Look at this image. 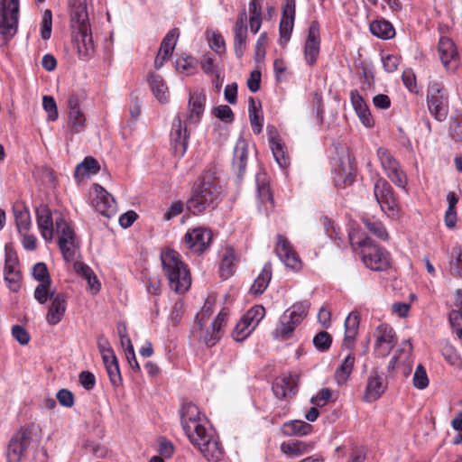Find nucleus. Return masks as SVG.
Returning <instances> with one entry per match:
<instances>
[{
	"label": "nucleus",
	"instance_id": "nucleus-39",
	"mask_svg": "<svg viewBox=\"0 0 462 462\" xmlns=\"http://www.w3.org/2000/svg\"><path fill=\"white\" fill-rule=\"evenodd\" d=\"M13 211L18 232H28L31 226V216L29 210L22 204L16 203L14 205Z\"/></svg>",
	"mask_w": 462,
	"mask_h": 462
},
{
	"label": "nucleus",
	"instance_id": "nucleus-13",
	"mask_svg": "<svg viewBox=\"0 0 462 462\" xmlns=\"http://www.w3.org/2000/svg\"><path fill=\"white\" fill-rule=\"evenodd\" d=\"M374 197L383 212L389 217L398 216L399 208L392 186L384 179H378L374 187Z\"/></svg>",
	"mask_w": 462,
	"mask_h": 462
},
{
	"label": "nucleus",
	"instance_id": "nucleus-12",
	"mask_svg": "<svg viewBox=\"0 0 462 462\" xmlns=\"http://www.w3.org/2000/svg\"><path fill=\"white\" fill-rule=\"evenodd\" d=\"M55 226L59 236L58 244L63 258L67 262L73 261L78 248L74 231L60 214L55 218Z\"/></svg>",
	"mask_w": 462,
	"mask_h": 462
},
{
	"label": "nucleus",
	"instance_id": "nucleus-29",
	"mask_svg": "<svg viewBox=\"0 0 462 462\" xmlns=\"http://www.w3.org/2000/svg\"><path fill=\"white\" fill-rule=\"evenodd\" d=\"M204 322L198 317L194 321L192 328V335L195 338L205 343L208 346H213L221 337V333L217 331V328H212L203 330Z\"/></svg>",
	"mask_w": 462,
	"mask_h": 462
},
{
	"label": "nucleus",
	"instance_id": "nucleus-40",
	"mask_svg": "<svg viewBox=\"0 0 462 462\" xmlns=\"http://www.w3.org/2000/svg\"><path fill=\"white\" fill-rule=\"evenodd\" d=\"M272 278V264L271 263H266L260 274L254 280L253 285L251 286V292L254 294H262L265 289L267 288Z\"/></svg>",
	"mask_w": 462,
	"mask_h": 462
},
{
	"label": "nucleus",
	"instance_id": "nucleus-3",
	"mask_svg": "<svg viewBox=\"0 0 462 462\" xmlns=\"http://www.w3.org/2000/svg\"><path fill=\"white\" fill-rule=\"evenodd\" d=\"M70 10V24L77 33L74 41L79 57L83 60H89L95 52L93 38L89 28L88 0H69Z\"/></svg>",
	"mask_w": 462,
	"mask_h": 462
},
{
	"label": "nucleus",
	"instance_id": "nucleus-43",
	"mask_svg": "<svg viewBox=\"0 0 462 462\" xmlns=\"http://www.w3.org/2000/svg\"><path fill=\"white\" fill-rule=\"evenodd\" d=\"M51 282L47 281V282H42L36 286L33 296L40 304H45L58 294L55 289L51 287Z\"/></svg>",
	"mask_w": 462,
	"mask_h": 462
},
{
	"label": "nucleus",
	"instance_id": "nucleus-19",
	"mask_svg": "<svg viewBox=\"0 0 462 462\" xmlns=\"http://www.w3.org/2000/svg\"><path fill=\"white\" fill-rule=\"evenodd\" d=\"M275 253L280 260L289 268L299 270L301 261L299 255L292 249L287 238L282 235L277 236Z\"/></svg>",
	"mask_w": 462,
	"mask_h": 462
},
{
	"label": "nucleus",
	"instance_id": "nucleus-27",
	"mask_svg": "<svg viewBox=\"0 0 462 462\" xmlns=\"http://www.w3.org/2000/svg\"><path fill=\"white\" fill-rule=\"evenodd\" d=\"M36 217L38 228L41 232L42 236L46 241H51L54 233L51 211L47 206L41 205L36 209Z\"/></svg>",
	"mask_w": 462,
	"mask_h": 462
},
{
	"label": "nucleus",
	"instance_id": "nucleus-37",
	"mask_svg": "<svg viewBox=\"0 0 462 462\" xmlns=\"http://www.w3.org/2000/svg\"><path fill=\"white\" fill-rule=\"evenodd\" d=\"M151 89L161 103H166L169 100V90L163 79L158 74H152L149 79Z\"/></svg>",
	"mask_w": 462,
	"mask_h": 462
},
{
	"label": "nucleus",
	"instance_id": "nucleus-60",
	"mask_svg": "<svg viewBox=\"0 0 462 462\" xmlns=\"http://www.w3.org/2000/svg\"><path fill=\"white\" fill-rule=\"evenodd\" d=\"M214 115L216 117L219 118L220 120L230 123L234 120V114L232 109L226 106L222 105L218 106L214 109Z\"/></svg>",
	"mask_w": 462,
	"mask_h": 462
},
{
	"label": "nucleus",
	"instance_id": "nucleus-36",
	"mask_svg": "<svg viewBox=\"0 0 462 462\" xmlns=\"http://www.w3.org/2000/svg\"><path fill=\"white\" fill-rule=\"evenodd\" d=\"M100 170L98 162L91 157H86L75 169L74 176L76 179L83 180L85 177L97 174Z\"/></svg>",
	"mask_w": 462,
	"mask_h": 462
},
{
	"label": "nucleus",
	"instance_id": "nucleus-33",
	"mask_svg": "<svg viewBox=\"0 0 462 462\" xmlns=\"http://www.w3.org/2000/svg\"><path fill=\"white\" fill-rule=\"evenodd\" d=\"M438 51L440 60L446 68L452 60L457 59V48L450 38L441 37L439 42Z\"/></svg>",
	"mask_w": 462,
	"mask_h": 462
},
{
	"label": "nucleus",
	"instance_id": "nucleus-51",
	"mask_svg": "<svg viewBox=\"0 0 462 462\" xmlns=\"http://www.w3.org/2000/svg\"><path fill=\"white\" fill-rule=\"evenodd\" d=\"M52 28V14L51 11L46 9L42 15L41 23V36L43 40H49L51 34Z\"/></svg>",
	"mask_w": 462,
	"mask_h": 462
},
{
	"label": "nucleus",
	"instance_id": "nucleus-45",
	"mask_svg": "<svg viewBox=\"0 0 462 462\" xmlns=\"http://www.w3.org/2000/svg\"><path fill=\"white\" fill-rule=\"evenodd\" d=\"M179 35L180 33L177 28L171 30L163 38L158 53H164V57H171L176 46Z\"/></svg>",
	"mask_w": 462,
	"mask_h": 462
},
{
	"label": "nucleus",
	"instance_id": "nucleus-52",
	"mask_svg": "<svg viewBox=\"0 0 462 462\" xmlns=\"http://www.w3.org/2000/svg\"><path fill=\"white\" fill-rule=\"evenodd\" d=\"M331 336L326 331L319 332L313 338L315 347L321 351H327L331 346Z\"/></svg>",
	"mask_w": 462,
	"mask_h": 462
},
{
	"label": "nucleus",
	"instance_id": "nucleus-18",
	"mask_svg": "<svg viewBox=\"0 0 462 462\" xmlns=\"http://www.w3.org/2000/svg\"><path fill=\"white\" fill-rule=\"evenodd\" d=\"M375 352L380 356H386L397 343L393 328L387 324L379 325L374 330Z\"/></svg>",
	"mask_w": 462,
	"mask_h": 462
},
{
	"label": "nucleus",
	"instance_id": "nucleus-26",
	"mask_svg": "<svg viewBox=\"0 0 462 462\" xmlns=\"http://www.w3.org/2000/svg\"><path fill=\"white\" fill-rule=\"evenodd\" d=\"M68 108L69 121L71 129L76 133L82 132L86 125V117L79 108V98L74 93L69 96Z\"/></svg>",
	"mask_w": 462,
	"mask_h": 462
},
{
	"label": "nucleus",
	"instance_id": "nucleus-44",
	"mask_svg": "<svg viewBox=\"0 0 462 462\" xmlns=\"http://www.w3.org/2000/svg\"><path fill=\"white\" fill-rule=\"evenodd\" d=\"M355 364V356L348 355L345 357L340 366L337 369L335 378L337 384L345 383L352 373Z\"/></svg>",
	"mask_w": 462,
	"mask_h": 462
},
{
	"label": "nucleus",
	"instance_id": "nucleus-57",
	"mask_svg": "<svg viewBox=\"0 0 462 462\" xmlns=\"http://www.w3.org/2000/svg\"><path fill=\"white\" fill-rule=\"evenodd\" d=\"M97 348L102 356L103 361H107V358H110V357H113L116 356L108 340L103 335H100L97 337Z\"/></svg>",
	"mask_w": 462,
	"mask_h": 462
},
{
	"label": "nucleus",
	"instance_id": "nucleus-5",
	"mask_svg": "<svg viewBox=\"0 0 462 462\" xmlns=\"http://www.w3.org/2000/svg\"><path fill=\"white\" fill-rule=\"evenodd\" d=\"M161 261L171 289L180 294L186 292L191 285V278L180 254L173 249H166L161 253Z\"/></svg>",
	"mask_w": 462,
	"mask_h": 462
},
{
	"label": "nucleus",
	"instance_id": "nucleus-7",
	"mask_svg": "<svg viewBox=\"0 0 462 462\" xmlns=\"http://www.w3.org/2000/svg\"><path fill=\"white\" fill-rule=\"evenodd\" d=\"M310 307V301L302 300L286 310L280 317L279 324L273 332L274 337L280 340L288 339L296 327L307 316Z\"/></svg>",
	"mask_w": 462,
	"mask_h": 462
},
{
	"label": "nucleus",
	"instance_id": "nucleus-15",
	"mask_svg": "<svg viewBox=\"0 0 462 462\" xmlns=\"http://www.w3.org/2000/svg\"><path fill=\"white\" fill-rule=\"evenodd\" d=\"M211 240V231L200 226L189 230L183 238L186 247L198 254L208 248Z\"/></svg>",
	"mask_w": 462,
	"mask_h": 462
},
{
	"label": "nucleus",
	"instance_id": "nucleus-35",
	"mask_svg": "<svg viewBox=\"0 0 462 462\" xmlns=\"http://www.w3.org/2000/svg\"><path fill=\"white\" fill-rule=\"evenodd\" d=\"M358 326L359 314L357 312L349 313L345 320L344 346L346 347L352 346L358 331Z\"/></svg>",
	"mask_w": 462,
	"mask_h": 462
},
{
	"label": "nucleus",
	"instance_id": "nucleus-30",
	"mask_svg": "<svg viewBox=\"0 0 462 462\" xmlns=\"http://www.w3.org/2000/svg\"><path fill=\"white\" fill-rule=\"evenodd\" d=\"M248 145L244 138H239L234 149L233 169L236 175L241 179L245 171L247 157H248Z\"/></svg>",
	"mask_w": 462,
	"mask_h": 462
},
{
	"label": "nucleus",
	"instance_id": "nucleus-23",
	"mask_svg": "<svg viewBox=\"0 0 462 462\" xmlns=\"http://www.w3.org/2000/svg\"><path fill=\"white\" fill-rule=\"evenodd\" d=\"M341 150L342 156L339 159L337 182L342 181L345 186H347L351 185L355 179V162L347 147H341Z\"/></svg>",
	"mask_w": 462,
	"mask_h": 462
},
{
	"label": "nucleus",
	"instance_id": "nucleus-21",
	"mask_svg": "<svg viewBox=\"0 0 462 462\" xmlns=\"http://www.w3.org/2000/svg\"><path fill=\"white\" fill-rule=\"evenodd\" d=\"M299 376L297 374L282 375L273 383V392L278 399H285L295 395Z\"/></svg>",
	"mask_w": 462,
	"mask_h": 462
},
{
	"label": "nucleus",
	"instance_id": "nucleus-25",
	"mask_svg": "<svg viewBox=\"0 0 462 462\" xmlns=\"http://www.w3.org/2000/svg\"><path fill=\"white\" fill-rule=\"evenodd\" d=\"M268 139L273 155L281 168H287L290 165V158L284 150V144L273 126L267 127Z\"/></svg>",
	"mask_w": 462,
	"mask_h": 462
},
{
	"label": "nucleus",
	"instance_id": "nucleus-28",
	"mask_svg": "<svg viewBox=\"0 0 462 462\" xmlns=\"http://www.w3.org/2000/svg\"><path fill=\"white\" fill-rule=\"evenodd\" d=\"M385 388L383 377L380 376L376 371H372L365 386L363 397L364 402H372L376 401L384 393Z\"/></svg>",
	"mask_w": 462,
	"mask_h": 462
},
{
	"label": "nucleus",
	"instance_id": "nucleus-47",
	"mask_svg": "<svg viewBox=\"0 0 462 462\" xmlns=\"http://www.w3.org/2000/svg\"><path fill=\"white\" fill-rule=\"evenodd\" d=\"M109 379L113 385H119L122 383V377L119 370V365L116 356L107 358V361H103Z\"/></svg>",
	"mask_w": 462,
	"mask_h": 462
},
{
	"label": "nucleus",
	"instance_id": "nucleus-62",
	"mask_svg": "<svg viewBox=\"0 0 462 462\" xmlns=\"http://www.w3.org/2000/svg\"><path fill=\"white\" fill-rule=\"evenodd\" d=\"M330 398V390L328 388H324L316 396H313L310 399V402L316 406L323 407L328 403Z\"/></svg>",
	"mask_w": 462,
	"mask_h": 462
},
{
	"label": "nucleus",
	"instance_id": "nucleus-4",
	"mask_svg": "<svg viewBox=\"0 0 462 462\" xmlns=\"http://www.w3.org/2000/svg\"><path fill=\"white\" fill-rule=\"evenodd\" d=\"M348 238L353 250L361 255L362 261L367 268L376 272L388 269L390 258L385 249L374 244L371 238L363 237L357 232H350Z\"/></svg>",
	"mask_w": 462,
	"mask_h": 462
},
{
	"label": "nucleus",
	"instance_id": "nucleus-8",
	"mask_svg": "<svg viewBox=\"0 0 462 462\" xmlns=\"http://www.w3.org/2000/svg\"><path fill=\"white\" fill-rule=\"evenodd\" d=\"M4 280L10 291L18 292L21 290L23 274L20 262L16 251L11 244L5 245Z\"/></svg>",
	"mask_w": 462,
	"mask_h": 462
},
{
	"label": "nucleus",
	"instance_id": "nucleus-24",
	"mask_svg": "<svg viewBox=\"0 0 462 462\" xmlns=\"http://www.w3.org/2000/svg\"><path fill=\"white\" fill-rule=\"evenodd\" d=\"M246 13L243 10L236 22L234 31V50L236 57L241 59L246 50L247 26L245 24Z\"/></svg>",
	"mask_w": 462,
	"mask_h": 462
},
{
	"label": "nucleus",
	"instance_id": "nucleus-31",
	"mask_svg": "<svg viewBox=\"0 0 462 462\" xmlns=\"http://www.w3.org/2000/svg\"><path fill=\"white\" fill-rule=\"evenodd\" d=\"M66 311V299L63 294L58 293L51 300V304L46 315V320L51 326L57 325L63 318Z\"/></svg>",
	"mask_w": 462,
	"mask_h": 462
},
{
	"label": "nucleus",
	"instance_id": "nucleus-53",
	"mask_svg": "<svg viewBox=\"0 0 462 462\" xmlns=\"http://www.w3.org/2000/svg\"><path fill=\"white\" fill-rule=\"evenodd\" d=\"M195 59L190 56L179 58L176 60L177 70L187 75H189L193 72L195 69Z\"/></svg>",
	"mask_w": 462,
	"mask_h": 462
},
{
	"label": "nucleus",
	"instance_id": "nucleus-11",
	"mask_svg": "<svg viewBox=\"0 0 462 462\" xmlns=\"http://www.w3.org/2000/svg\"><path fill=\"white\" fill-rule=\"evenodd\" d=\"M265 315V309L255 305L248 310L236 325L232 336L236 341L245 339L257 327Z\"/></svg>",
	"mask_w": 462,
	"mask_h": 462
},
{
	"label": "nucleus",
	"instance_id": "nucleus-58",
	"mask_svg": "<svg viewBox=\"0 0 462 462\" xmlns=\"http://www.w3.org/2000/svg\"><path fill=\"white\" fill-rule=\"evenodd\" d=\"M42 106L44 110L48 113V119L50 121H55L59 114L54 98L51 96H44L42 98Z\"/></svg>",
	"mask_w": 462,
	"mask_h": 462
},
{
	"label": "nucleus",
	"instance_id": "nucleus-2",
	"mask_svg": "<svg viewBox=\"0 0 462 462\" xmlns=\"http://www.w3.org/2000/svg\"><path fill=\"white\" fill-rule=\"evenodd\" d=\"M222 189L216 172L207 171L194 184L190 198L186 202L187 209L193 215H200L214 208L220 199Z\"/></svg>",
	"mask_w": 462,
	"mask_h": 462
},
{
	"label": "nucleus",
	"instance_id": "nucleus-32",
	"mask_svg": "<svg viewBox=\"0 0 462 462\" xmlns=\"http://www.w3.org/2000/svg\"><path fill=\"white\" fill-rule=\"evenodd\" d=\"M206 95L202 92H194L189 95V114L187 119L191 123L199 121L205 106Z\"/></svg>",
	"mask_w": 462,
	"mask_h": 462
},
{
	"label": "nucleus",
	"instance_id": "nucleus-9",
	"mask_svg": "<svg viewBox=\"0 0 462 462\" xmlns=\"http://www.w3.org/2000/svg\"><path fill=\"white\" fill-rule=\"evenodd\" d=\"M428 108L438 121L446 119L448 112V98L442 84L432 82L428 88Z\"/></svg>",
	"mask_w": 462,
	"mask_h": 462
},
{
	"label": "nucleus",
	"instance_id": "nucleus-42",
	"mask_svg": "<svg viewBox=\"0 0 462 462\" xmlns=\"http://www.w3.org/2000/svg\"><path fill=\"white\" fill-rule=\"evenodd\" d=\"M236 254L232 248H226L220 263V275L227 279L232 276L236 271Z\"/></svg>",
	"mask_w": 462,
	"mask_h": 462
},
{
	"label": "nucleus",
	"instance_id": "nucleus-1",
	"mask_svg": "<svg viewBox=\"0 0 462 462\" xmlns=\"http://www.w3.org/2000/svg\"><path fill=\"white\" fill-rule=\"evenodd\" d=\"M180 424L190 443L209 462H219L224 448L215 430L200 415L198 406L184 403L180 411Z\"/></svg>",
	"mask_w": 462,
	"mask_h": 462
},
{
	"label": "nucleus",
	"instance_id": "nucleus-6",
	"mask_svg": "<svg viewBox=\"0 0 462 462\" xmlns=\"http://www.w3.org/2000/svg\"><path fill=\"white\" fill-rule=\"evenodd\" d=\"M19 0H0V47H4L18 31Z\"/></svg>",
	"mask_w": 462,
	"mask_h": 462
},
{
	"label": "nucleus",
	"instance_id": "nucleus-17",
	"mask_svg": "<svg viewBox=\"0 0 462 462\" xmlns=\"http://www.w3.org/2000/svg\"><path fill=\"white\" fill-rule=\"evenodd\" d=\"M320 51V29L318 21H312L309 26L304 45V57L309 66H313Z\"/></svg>",
	"mask_w": 462,
	"mask_h": 462
},
{
	"label": "nucleus",
	"instance_id": "nucleus-63",
	"mask_svg": "<svg viewBox=\"0 0 462 462\" xmlns=\"http://www.w3.org/2000/svg\"><path fill=\"white\" fill-rule=\"evenodd\" d=\"M80 384L86 389V390H92L95 387L96 384V377L95 375L88 371H83L79 374V376Z\"/></svg>",
	"mask_w": 462,
	"mask_h": 462
},
{
	"label": "nucleus",
	"instance_id": "nucleus-46",
	"mask_svg": "<svg viewBox=\"0 0 462 462\" xmlns=\"http://www.w3.org/2000/svg\"><path fill=\"white\" fill-rule=\"evenodd\" d=\"M307 449L308 445L299 440H288L281 445L282 452L290 457H299L305 453Z\"/></svg>",
	"mask_w": 462,
	"mask_h": 462
},
{
	"label": "nucleus",
	"instance_id": "nucleus-64",
	"mask_svg": "<svg viewBox=\"0 0 462 462\" xmlns=\"http://www.w3.org/2000/svg\"><path fill=\"white\" fill-rule=\"evenodd\" d=\"M209 46L218 54L224 52L226 50V44L223 36L219 33H213L209 40Z\"/></svg>",
	"mask_w": 462,
	"mask_h": 462
},
{
	"label": "nucleus",
	"instance_id": "nucleus-61",
	"mask_svg": "<svg viewBox=\"0 0 462 462\" xmlns=\"http://www.w3.org/2000/svg\"><path fill=\"white\" fill-rule=\"evenodd\" d=\"M12 335L21 345H27L30 341L28 332L19 325H15L12 328Z\"/></svg>",
	"mask_w": 462,
	"mask_h": 462
},
{
	"label": "nucleus",
	"instance_id": "nucleus-54",
	"mask_svg": "<svg viewBox=\"0 0 462 462\" xmlns=\"http://www.w3.org/2000/svg\"><path fill=\"white\" fill-rule=\"evenodd\" d=\"M429 384V379L425 368L419 365L413 375V385L420 390L425 389Z\"/></svg>",
	"mask_w": 462,
	"mask_h": 462
},
{
	"label": "nucleus",
	"instance_id": "nucleus-16",
	"mask_svg": "<svg viewBox=\"0 0 462 462\" xmlns=\"http://www.w3.org/2000/svg\"><path fill=\"white\" fill-rule=\"evenodd\" d=\"M32 444L29 430L21 429L10 440L7 449L8 462H20Z\"/></svg>",
	"mask_w": 462,
	"mask_h": 462
},
{
	"label": "nucleus",
	"instance_id": "nucleus-48",
	"mask_svg": "<svg viewBox=\"0 0 462 462\" xmlns=\"http://www.w3.org/2000/svg\"><path fill=\"white\" fill-rule=\"evenodd\" d=\"M362 221L371 234L383 241L388 239V233L381 222L372 220L368 217H363Z\"/></svg>",
	"mask_w": 462,
	"mask_h": 462
},
{
	"label": "nucleus",
	"instance_id": "nucleus-59",
	"mask_svg": "<svg viewBox=\"0 0 462 462\" xmlns=\"http://www.w3.org/2000/svg\"><path fill=\"white\" fill-rule=\"evenodd\" d=\"M441 354L443 357L452 365L459 364V356L455 348L449 344H445L441 347Z\"/></svg>",
	"mask_w": 462,
	"mask_h": 462
},
{
	"label": "nucleus",
	"instance_id": "nucleus-49",
	"mask_svg": "<svg viewBox=\"0 0 462 462\" xmlns=\"http://www.w3.org/2000/svg\"><path fill=\"white\" fill-rule=\"evenodd\" d=\"M321 224L324 226L327 236L339 245L343 236L340 227L335 225V223L327 217L321 218Z\"/></svg>",
	"mask_w": 462,
	"mask_h": 462
},
{
	"label": "nucleus",
	"instance_id": "nucleus-55",
	"mask_svg": "<svg viewBox=\"0 0 462 462\" xmlns=\"http://www.w3.org/2000/svg\"><path fill=\"white\" fill-rule=\"evenodd\" d=\"M452 260L450 261V268L452 273L462 276V248L455 247L452 250Z\"/></svg>",
	"mask_w": 462,
	"mask_h": 462
},
{
	"label": "nucleus",
	"instance_id": "nucleus-10",
	"mask_svg": "<svg viewBox=\"0 0 462 462\" xmlns=\"http://www.w3.org/2000/svg\"><path fill=\"white\" fill-rule=\"evenodd\" d=\"M377 157L382 168L391 181L397 187L405 189L407 177L394 156L386 148L380 147L377 149Z\"/></svg>",
	"mask_w": 462,
	"mask_h": 462
},
{
	"label": "nucleus",
	"instance_id": "nucleus-38",
	"mask_svg": "<svg viewBox=\"0 0 462 462\" xmlns=\"http://www.w3.org/2000/svg\"><path fill=\"white\" fill-rule=\"evenodd\" d=\"M262 106L258 102L256 104L254 97L249 98V119L254 134H259L263 130V114L261 111Z\"/></svg>",
	"mask_w": 462,
	"mask_h": 462
},
{
	"label": "nucleus",
	"instance_id": "nucleus-22",
	"mask_svg": "<svg viewBox=\"0 0 462 462\" xmlns=\"http://www.w3.org/2000/svg\"><path fill=\"white\" fill-rule=\"evenodd\" d=\"M294 18H295V1L294 0H287L286 5L282 9V15L280 21V35H281V42L282 44H286L290 38L293 30L294 25Z\"/></svg>",
	"mask_w": 462,
	"mask_h": 462
},
{
	"label": "nucleus",
	"instance_id": "nucleus-50",
	"mask_svg": "<svg viewBox=\"0 0 462 462\" xmlns=\"http://www.w3.org/2000/svg\"><path fill=\"white\" fill-rule=\"evenodd\" d=\"M256 188L258 198L262 203L266 201L273 202V194L271 192L269 184L266 181L265 176L257 175Z\"/></svg>",
	"mask_w": 462,
	"mask_h": 462
},
{
	"label": "nucleus",
	"instance_id": "nucleus-20",
	"mask_svg": "<svg viewBox=\"0 0 462 462\" xmlns=\"http://www.w3.org/2000/svg\"><path fill=\"white\" fill-rule=\"evenodd\" d=\"M95 190L97 196L93 205L97 212L106 217H113L116 212V204L115 199L102 186L96 184Z\"/></svg>",
	"mask_w": 462,
	"mask_h": 462
},
{
	"label": "nucleus",
	"instance_id": "nucleus-34",
	"mask_svg": "<svg viewBox=\"0 0 462 462\" xmlns=\"http://www.w3.org/2000/svg\"><path fill=\"white\" fill-rule=\"evenodd\" d=\"M369 28L373 35L382 40H389L395 35L393 24L384 19L373 21Z\"/></svg>",
	"mask_w": 462,
	"mask_h": 462
},
{
	"label": "nucleus",
	"instance_id": "nucleus-56",
	"mask_svg": "<svg viewBox=\"0 0 462 462\" xmlns=\"http://www.w3.org/2000/svg\"><path fill=\"white\" fill-rule=\"evenodd\" d=\"M32 276L40 283L51 282L49 271L44 263H37L32 268Z\"/></svg>",
	"mask_w": 462,
	"mask_h": 462
},
{
	"label": "nucleus",
	"instance_id": "nucleus-41",
	"mask_svg": "<svg viewBox=\"0 0 462 462\" xmlns=\"http://www.w3.org/2000/svg\"><path fill=\"white\" fill-rule=\"evenodd\" d=\"M312 426L303 420H291L282 426V431L287 436H305L311 432Z\"/></svg>",
	"mask_w": 462,
	"mask_h": 462
},
{
	"label": "nucleus",
	"instance_id": "nucleus-14",
	"mask_svg": "<svg viewBox=\"0 0 462 462\" xmlns=\"http://www.w3.org/2000/svg\"><path fill=\"white\" fill-rule=\"evenodd\" d=\"M170 136L172 153L179 158L184 156L189 144V133L180 116H177L172 122Z\"/></svg>",
	"mask_w": 462,
	"mask_h": 462
}]
</instances>
